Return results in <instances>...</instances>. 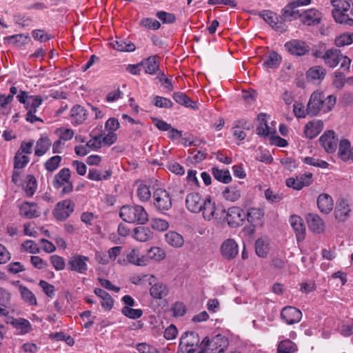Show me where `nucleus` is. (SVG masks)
I'll return each instance as SVG.
<instances>
[{
  "mask_svg": "<svg viewBox=\"0 0 353 353\" xmlns=\"http://www.w3.org/2000/svg\"><path fill=\"white\" fill-rule=\"evenodd\" d=\"M152 103L160 108H171L173 106L172 101L165 97L155 96L153 98Z\"/></svg>",
  "mask_w": 353,
  "mask_h": 353,
  "instance_id": "nucleus-51",
  "label": "nucleus"
},
{
  "mask_svg": "<svg viewBox=\"0 0 353 353\" xmlns=\"http://www.w3.org/2000/svg\"><path fill=\"white\" fill-rule=\"evenodd\" d=\"M89 261L88 256L75 254L68 260V270L81 274H85L88 269V262Z\"/></svg>",
  "mask_w": 353,
  "mask_h": 353,
  "instance_id": "nucleus-10",
  "label": "nucleus"
},
{
  "mask_svg": "<svg viewBox=\"0 0 353 353\" xmlns=\"http://www.w3.org/2000/svg\"><path fill=\"white\" fill-rule=\"evenodd\" d=\"M165 241L172 247L181 248L184 243L183 237L176 232L169 231L165 234Z\"/></svg>",
  "mask_w": 353,
  "mask_h": 353,
  "instance_id": "nucleus-33",
  "label": "nucleus"
},
{
  "mask_svg": "<svg viewBox=\"0 0 353 353\" xmlns=\"http://www.w3.org/2000/svg\"><path fill=\"white\" fill-rule=\"evenodd\" d=\"M62 157L59 155H55L48 159L44 163V168L50 172L55 171L60 165Z\"/></svg>",
  "mask_w": 353,
  "mask_h": 353,
  "instance_id": "nucleus-46",
  "label": "nucleus"
},
{
  "mask_svg": "<svg viewBox=\"0 0 353 353\" xmlns=\"http://www.w3.org/2000/svg\"><path fill=\"white\" fill-rule=\"evenodd\" d=\"M333 6L332 14L336 23H343L348 16L347 11L350 9L347 0H330Z\"/></svg>",
  "mask_w": 353,
  "mask_h": 353,
  "instance_id": "nucleus-9",
  "label": "nucleus"
},
{
  "mask_svg": "<svg viewBox=\"0 0 353 353\" xmlns=\"http://www.w3.org/2000/svg\"><path fill=\"white\" fill-rule=\"evenodd\" d=\"M173 99L179 104L192 110H197L198 105L195 101L192 100L185 93L176 92L172 94Z\"/></svg>",
  "mask_w": 353,
  "mask_h": 353,
  "instance_id": "nucleus-26",
  "label": "nucleus"
},
{
  "mask_svg": "<svg viewBox=\"0 0 353 353\" xmlns=\"http://www.w3.org/2000/svg\"><path fill=\"white\" fill-rule=\"evenodd\" d=\"M39 285L42 288L43 292L49 297L52 298L54 296V286L48 283L46 281L41 280Z\"/></svg>",
  "mask_w": 353,
  "mask_h": 353,
  "instance_id": "nucleus-64",
  "label": "nucleus"
},
{
  "mask_svg": "<svg viewBox=\"0 0 353 353\" xmlns=\"http://www.w3.org/2000/svg\"><path fill=\"white\" fill-rule=\"evenodd\" d=\"M303 162L314 167L327 168L328 167V163L323 160L315 159L310 157H307L303 159Z\"/></svg>",
  "mask_w": 353,
  "mask_h": 353,
  "instance_id": "nucleus-55",
  "label": "nucleus"
},
{
  "mask_svg": "<svg viewBox=\"0 0 353 353\" xmlns=\"http://www.w3.org/2000/svg\"><path fill=\"white\" fill-rule=\"evenodd\" d=\"M228 345V338L221 334H217L212 339L205 336L201 343L205 353H224Z\"/></svg>",
  "mask_w": 353,
  "mask_h": 353,
  "instance_id": "nucleus-4",
  "label": "nucleus"
},
{
  "mask_svg": "<svg viewBox=\"0 0 353 353\" xmlns=\"http://www.w3.org/2000/svg\"><path fill=\"white\" fill-rule=\"evenodd\" d=\"M23 249L32 254H38L40 252V248L38 245L32 240H26L22 244Z\"/></svg>",
  "mask_w": 353,
  "mask_h": 353,
  "instance_id": "nucleus-62",
  "label": "nucleus"
},
{
  "mask_svg": "<svg viewBox=\"0 0 353 353\" xmlns=\"http://www.w3.org/2000/svg\"><path fill=\"white\" fill-rule=\"evenodd\" d=\"M297 350L298 347L295 343L290 339H284L279 343L276 353H294Z\"/></svg>",
  "mask_w": 353,
  "mask_h": 353,
  "instance_id": "nucleus-39",
  "label": "nucleus"
},
{
  "mask_svg": "<svg viewBox=\"0 0 353 353\" xmlns=\"http://www.w3.org/2000/svg\"><path fill=\"white\" fill-rule=\"evenodd\" d=\"M269 251V240L268 237L263 236L256 239L255 242L256 254L261 258H265Z\"/></svg>",
  "mask_w": 353,
  "mask_h": 353,
  "instance_id": "nucleus-30",
  "label": "nucleus"
},
{
  "mask_svg": "<svg viewBox=\"0 0 353 353\" xmlns=\"http://www.w3.org/2000/svg\"><path fill=\"white\" fill-rule=\"evenodd\" d=\"M156 278L152 274L141 276L139 281H148L151 285L150 294L154 299H161L168 294L169 290L165 284L156 282Z\"/></svg>",
  "mask_w": 353,
  "mask_h": 353,
  "instance_id": "nucleus-6",
  "label": "nucleus"
},
{
  "mask_svg": "<svg viewBox=\"0 0 353 353\" xmlns=\"http://www.w3.org/2000/svg\"><path fill=\"white\" fill-rule=\"evenodd\" d=\"M270 26L274 30L280 32H284L286 31L287 28L285 23L281 17L277 15V19L273 20L272 23Z\"/></svg>",
  "mask_w": 353,
  "mask_h": 353,
  "instance_id": "nucleus-63",
  "label": "nucleus"
},
{
  "mask_svg": "<svg viewBox=\"0 0 353 353\" xmlns=\"http://www.w3.org/2000/svg\"><path fill=\"white\" fill-rule=\"evenodd\" d=\"M156 15L163 23H173L176 21V16L172 13L159 11Z\"/></svg>",
  "mask_w": 353,
  "mask_h": 353,
  "instance_id": "nucleus-57",
  "label": "nucleus"
},
{
  "mask_svg": "<svg viewBox=\"0 0 353 353\" xmlns=\"http://www.w3.org/2000/svg\"><path fill=\"white\" fill-rule=\"evenodd\" d=\"M281 319L289 325L299 323L302 318V312L292 306H286L281 312Z\"/></svg>",
  "mask_w": 353,
  "mask_h": 353,
  "instance_id": "nucleus-15",
  "label": "nucleus"
},
{
  "mask_svg": "<svg viewBox=\"0 0 353 353\" xmlns=\"http://www.w3.org/2000/svg\"><path fill=\"white\" fill-rule=\"evenodd\" d=\"M154 205L156 209L163 212L172 207V200L169 193L164 189H157L153 194Z\"/></svg>",
  "mask_w": 353,
  "mask_h": 353,
  "instance_id": "nucleus-8",
  "label": "nucleus"
},
{
  "mask_svg": "<svg viewBox=\"0 0 353 353\" xmlns=\"http://www.w3.org/2000/svg\"><path fill=\"white\" fill-rule=\"evenodd\" d=\"M298 8L294 2H291L288 3L283 10H282V17L283 18V21H292L293 19L300 18V14L299 10H296Z\"/></svg>",
  "mask_w": 353,
  "mask_h": 353,
  "instance_id": "nucleus-32",
  "label": "nucleus"
},
{
  "mask_svg": "<svg viewBox=\"0 0 353 353\" xmlns=\"http://www.w3.org/2000/svg\"><path fill=\"white\" fill-rule=\"evenodd\" d=\"M285 49L293 55L303 56L309 52L310 47L304 41L292 39L284 45Z\"/></svg>",
  "mask_w": 353,
  "mask_h": 353,
  "instance_id": "nucleus-14",
  "label": "nucleus"
},
{
  "mask_svg": "<svg viewBox=\"0 0 353 353\" xmlns=\"http://www.w3.org/2000/svg\"><path fill=\"white\" fill-rule=\"evenodd\" d=\"M19 290L23 301L30 306H37V301L35 295L27 287L20 285Z\"/></svg>",
  "mask_w": 353,
  "mask_h": 353,
  "instance_id": "nucleus-34",
  "label": "nucleus"
},
{
  "mask_svg": "<svg viewBox=\"0 0 353 353\" xmlns=\"http://www.w3.org/2000/svg\"><path fill=\"white\" fill-rule=\"evenodd\" d=\"M42 103V99L39 96H30L26 105L28 110L37 112V109Z\"/></svg>",
  "mask_w": 353,
  "mask_h": 353,
  "instance_id": "nucleus-52",
  "label": "nucleus"
},
{
  "mask_svg": "<svg viewBox=\"0 0 353 353\" xmlns=\"http://www.w3.org/2000/svg\"><path fill=\"white\" fill-rule=\"evenodd\" d=\"M165 257L164 250L159 247L151 248L148 252V258L157 261H160L164 259Z\"/></svg>",
  "mask_w": 353,
  "mask_h": 353,
  "instance_id": "nucleus-47",
  "label": "nucleus"
},
{
  "mask_svg": "<svg viewBox=\"0 0 353 353\" xmlns=\"http://www.w3.org/2000/svg\"><path fill=\"white\" fill-rule=\"evenodd\" d=\"M203 216L205 220H211L212 218L218 219L215 203L212 201L210 197H208L201 207Z\"/></svg>",
  "mask_w": 353,
  "mask_h": 353,
  "instance_id": "nucleus-29",
  "label": "nucleus"
},
{
  "mask_svg": "<svg viewBox=\"0 0 353 353\" xmlns=\"http://www.w3.org/2000/svg\"><path fill=\"white\" fill-rule=\"evenodd\" d=\"M345 81V75L342 72L336 70L334 72L332 85L336 88L341 89L344 86Z\"/></svg>",
  "mask_w": 353,
  "mask_h": 353,
  "instance_id": "nucleus-56",
  "label": "nucleus"
},
{
  "mask_svg": "<svg viewBox=\"0 0 353 353\" xmlns=\"http://www.w3.org/2000/svg\"><path fill=\"white\" fill-rule=\"evenodd\" d=\"M112 48L118 51L134 52L135 45L131 41L127 42L125 39H117L111 43Z\"/></svg>",
  "mask_w": 353,
  "mask_h": 353,
  "instance_id": "nucleus-40",
  "label": "nucleus"
},
{
  "mask_svg": "<svg viewBox=\"0 0 353 353\" xmlns=\"http://www.w3.org/2000/svg\"><path fill=\"white\" fill-rule=\"evenodd\" d=\"M141 65L145 68V73L150 74H154L159 70V64L157 62V57H150L148 59L141 62Z\"/></svg>",
  "mask_w": 353,
  "mask_h": 353,
  "instance_id": "nucleus-45",
  "label": "nucleus"
},
{
  "mask_svg": "<svg viewBox=\"0 0 353 353\" xmlns=\"http://www.w3.org/2000/svg\"><path fill=\"white\" fill-rule=\"evenodd\" d=\"M336 98L334 95L325 97L322 92H314L309 99L307 105V113L311 116H316L319 113H327L331 111L335 105Z\"/></svg>",
  "mask_w": 353,
  "mask_h": 353,
  "instance_id": "nucleus-1",
  "label": "nucleus"
},
{
  "mask_svg": "<svg viewBox=\"0 0 353 353\" xmlns=\"http://www.w3.org/2000/svg\"><path fill=\"white\" fill-rule=\"evenodd\" d=\"M353 42V33H344L336 37L334 43L337 47H343Z\"/></svg>",
  "mask_w": 353,
  "mask_h": 353,
  "instance_id": "nucleus-48",
  "label": "nucleus"
},
{
  "mask_svg": "<svg viewBox=\"0 0 353 353\" xmlns=\"http://www.w3.org/2000/svg\"><path fill=\"white\" fill-rule=\"evenodd\" d=\"M134 238L140 242H146L152 238V232L148 228L139 226L134 230Z\"/></svg>",
  "mask_w": 353,
  "mask_h": 353,
  "instance_id": "nucleus-36",
  "label": "nucleus"
},
{
  "mask_svg": "<svg viewBox=\"0 0 353 353\" xmlns=\"http://www.w3.org/2000/svg\"><path fill=\"white\" fill-rule=\"evenodd\" d=\"M323 62L330 68H336L341 62V69L348 72L350 70L351 59L347 56L343 55L340 50L332 48L325 50Z\"/></svg>",
  "mask_w": 353,
  "mask_h": 353,
  "instance_id": "nucleus-3",
  "label": "nucleus"
},
{
  "mask_svg": "<svg viewBox=\"0 0 353 353\" xmlns=\"http://www.w3.org/2000/svg\"><path fill=\"white\" fill-rule=\"evenodd\" d=\"M150 225L153 229L159 231L166 230L169 227L168 223L166 221L161 219H152Z\"/></svg>",
  "mask_w": 353,
  "mask_h": 353,
  "instance_id": "nucleus-58",
  "label": "nucleus"
},
{
  "mask_svg": "<svg viewBox=\"0 0 353 353\" xmlns=\"http://www.w3.org/2000/svg\"><path fill=\"white\" fill-rule=\"evenodd\" d=\"M74 204L70 199L59 202L54 210V216L58 221H65L74 211Z\"/></svg>",
  "mask_w": 353,
  "mask_h": 353,
  "instance_id": "nucleus-11",
  "label": "nucleus"
},
{
  "mask_svg": "<svg viewBox=\"0 0 353 353\" xmlns=\"http://www.w3.org/2000/svg\"><path fill=\"white\" fill-rule=\"evenodd\" d=\"M326 70L321 65L311 67L306 72V78L308 82L319 85L325 79Z\"/></svg>",
  "mask_w": 353,
  "mask_h": 353,
  "instance_id": "nucleus-18",
  "label": "nucleus"
},
{
  "mask_svg": "<svg viewBox=\"0 0 353 353\" xmlns=\"http://www.w3.org/2000/svg\"><path fill=\"white\" fill-rule=\"evenodd\" d=\"M137 196L141 201H148L151 197V192L148 185L141 183L137 190Z\"/></svg>",
  "mask_w": 353,
  "mask_h": 353,
  "instance_id": "nucleus-49",
  "label": "nucleus"
},
{
  "mask_svg": "<svg viewBox=\"0 0 353 353\" xmlns=\"http://www.w3.org/2000/svg\"><path fill=\"white\" fill-rule=\"evenodd\" d=\"M301 22L307 26H316L321 23V13L316 9L312 8L300 14Z\"/></svg>",
  "mask_w": 353,
  "mask_h": 353,
  "instance_id": "nucleus-19",
  "label": "nucleus"
},
{
  "mask_svg": "<svg viewBox=\"0 0 353 353\" xmlns=\"http://www.w3.org/2000/svg\"><path fill=\"white\" fill-rule=\"evenodd\" d=\"M11 325L21 334H25L31 330L30 323L27 319L23 318L12 319Z\"/></svg>",
  "mask_w": 353,
  "mask_h": 353,
  "instance_id": "nucleus-38",
  "label": "nucleus"
},
{
  "mask_svg": "<svg viewBox=\"0 0 353 353\" xmlns=\"http://www.w3.org/2000/svg\"><path fill=\"white\" fill-rule=\"evenodd\" d=\"M317 205L321 212L328 214L333 208L332 198L327 194H321L318 196Z\"/></svg>",
  "mask_w": 353,
  "mask_h": 353,
  "instance_id": "nucleus-27",
  "label": "nucleus"
},
{
  "mask_svg": "<svg viewBox=\"0 0 353 353\" xmlns=\"http://www.w3.org/2000/svg\"><path fill=\"white\" fill-rule=\"evenodd\" d=\"M351 149V143L347 139H343L341 140L338 151L339 158L344 161H348Z\"/></svg>",
  "mask_w": 353,
  "mask_h": 353,
  "instance_id": "nucleus-41",
  "label": "nucleus"
},
{
  "mask_svg": "<svg viewBox=\"0 0 353 353\" xmlns=\"http://www.w3.org/2000/svg\"><path fill=\"white\" fill-rule=\"evenodd\" d=\"M206 198H203L197 192L190 193L185 199V205L187 209L193 213H199L202 210L201 207L206 201Z\"/></svg>",
  "mask_w": 353,
  "mask_h": 353,
  "instance_id": "nucleus-13",
  "label": "nucleus"
},
{
  "mask_svg": "<svg viewBox=\"0 0 353 353\" xmlns=\"http://www.w3.org/2000/svg\"><path fill=\"white\" fill-rule=\"evenodd\" d=\"M323 129V123L321 120L314 119L309 121L304 127L305 136L310 139L317 137Z\"/></svg>",
  "mask_w": 353,
  "mask_h": 353,
  "instance_id": "nucleus-22",
  "label": "nucleus"
},
{
  "mask_svg": "<svg viewBox=\"0 0 353 353\" xmlns=\"http://www.w3.org/2000/svg\"><path fill=\"white\" fill-rule=\"evenodd\" d=\"M264 194L265 199L272 203L279 202L283 199L282 194L275 192L270 188L267 189Z\"/></svg>",
  "mask_w": 353,
  "mask_h": 353,
  "instance_id": "nucleus-60",
  "label": "nucleus"
},
{
  "mask_svg": "<svg viewBox=\"0 0 353 353\" xmlns=\"http://www.w3.org/2000/svg\"><path fill=\"white\" fill-rule=\"evenodd\" d=\"M29 39L28 35L23 34H14L3 38L4 43L6 44L16 45L17 46L25 45Z\"/></svg>",
  "mask_w": 353,
  "mask_h": 353,
  "instance_id": "nucleus-42",
  "label": "nucleus"
},
{
  "mask_svg": "<svg viewBox=\"0 0 353 353\" xmlns=\"http://www.w3.org/2000/svg\"><path fill=\"white\" fill-rule=\"evenodd\" d=\"M212 173L215 179L223 183L228 184L232 181V176L228 170H223L218 168H213Z\"/></svg>",
  "mask_w": 353,
  "mask_h": 353,
  "instance_id": "nucleus-43",
  "label": "nucleus"
},
{
  "mask_svg": "<svg viewBox=\"0 0 353 353\" xmlns=\"http://www.w3.org/2000/svg\"><path fill=\"white\" fill-rule=\"evenodd\" d=\"M263 216V211L257 208H250L245 213L247 221L254 227L261 224Z\"/></svg>",
  "mask_w": 353,
  "mask_h": 353,
  "instance_id": "nucleus-28",
  "label": "nucleus"
},
{
  "mask_svg": "<svg viewBox=\"0 0 353 353\" xmlns=\"http://www.w3.org/2000/svg\"><path fill=\"white\" fill-rule=\"evenodd\" d=\"M29 161L30 159L27 155L17 152L14 158V170L23 168L26 166Z\"/></svg>",
  "mask_w": 353,
  "mask_h": 353,
  "instance_id": "nucleus-50",
  "label": "nucleus"
},
{
  "mask_svg": "<svg viewBox=\"0 0 353 353\" xmlns=\"http://www.w3.org/2000/svg\"><path fill=\"white\" fill-rule=\"evenodd\" d=\"M141 25L148 29L158 30L161 23L159 21L152 18H145L141 21Z\"/></svg>",
  "mask_w": 353,
  "mask_h": 353,
  "instance_id": "nucleus-61",
  "label": "nucleus"
},
{
  "mask_svg": "<svg viewBox=\"0 0 353 353\" xmlns=\"http://www.w3.org/2000/svg\"><path fill=\"white\" fill-rule=\"evenodd\" d=\"M289 221L296 234L297 241H303L305 236V227L302 218L298 215H292Z\"/></svg>",
  "mask_w": 353,
  "mask_h": 353,
  "instance_id": "nucleus-21",
  "label": "nucleus"
},
{
  "mask_svg": "<svg viewBox=\"0 0 353 353\" xmlns=\"http://www.w3.org/2000/svg\"><path fill=\"white\" fill-rule=\"evenodd\" d=\"M319 141L328 153L334 152L337 148L338 139L335 137V133L333 130H328L324 132L321 136Z\"/></svg>",
  "mask_w": 353,
  "mask_h": 353,
  "instance_id": "nucleus-16",
  "label": "nucleus"
},
{
  "mask_svg": "<svg viewBox=\"0 0 353 353\" xmlns=\"http://www.w3.org/2000/svg\"><path fill=\"white\" fill-rule=\"evenodd\" d=\"M245 219V213L239 207L233 206L228 208L226 212L225 219L228 224L231 227L239 225Z\"/></svg>",
  "mask_w": 353,
  "mask_h": 353,
  "instance_id": "nucleus-12",
  "label": "nucleus"
},
{
  "mask_svg": "<svg viewBox=\"0 0 353 353\" xmlns=\"http://www.w3.org/2000/svg\"><path fill=\"white\" fill-rule=\"evenodd\" d=\"M221 252L226 259H234L239 253L238 245L234 240L228 239L222 243Z\"/></svg>",
  "mask_w": 353,
  "mask_h": 353,
  "instance_id": "nucleus-20",
  "label": "nucleus"
},
{
  "mask_svg": "<svg viewBox=\"0 0 353 353\" xmlns=\"http://www.w3.org/2000/svg\"><path fill=\"white\" fill-rule=\"evenodd\" d=\"M310 230L315 233H321L325 230V224L322 219L316 214H308L306 216Z\"/></svg>",
  "mask_w": 353,
  "mask_h": 353,
  "instance_id": "nucleus-25",
  "label": "nucleus"
},
{
  "mask_svg": "<svg viewBox=\"0 0 353 353\" xmlns=\"http://www.w3.org/2000/svg\"><path fill=\"white\" fill-rule=\"evenodd\" d=\"M120 217L125 222L143 225L148 221V214L141 205H123L119 212Z\"/></svg>",
  "mask_w": 353,
  "mask_h": 353,
  "instance_id": "nucleus-2",
  "label": "nucleus"
},
{
  "mask_svg": "<svg viewBox=\"0 0 353 353\" xmlns=\"http://www.w3.org/2000/svg\"><path fill=\"white\" fill-rule=\"evenodd\" d=\"M71 121L73 125L82 124L88 118L86 110L80 105H75L70 110Z\"/></svg>",
  "mask_w": 353,
  "mask_h": 353,
  "instance_id": "nucleus-24",
  "label": "nucleus"
},
{
  "mask_svg": "<svg viewBox=\"0 0 353 353\" xmlns=\"http://www.w3.org/2000/svg\"><path fill=\"white\" fill-rule=\"evenodd\" d=\"M350 212L351 210L346 199H340L337 201L334 210V216L336 220L340 222L346 221L350 216Z\"/></svg>",
  "mask_w": 353,
  "mask_h": 353,
  "instance_id": "nucleus-17",
  "label": "nucleus"
},
{
  "mask_svg": "<svg viewBox=\"0 0 353 353\" xmlns=\"http://www.w3.org/2000/svg\"><path fill=\"white\" fill-rule=\"evenodd\" d=\"M199 334L195 332H186L180 339L179 347L184 349L187 353L195 352L201 347Z\"/></svg>",
  "mask_w": 353,
  "mask_h": 353,
  "instance_id": "nucleus-7",
  "label": "nucleus"
},
{
  "mask_svg": "<svg viewBox=\"0 0 353 353\" xmlns=\"http://www.w3.org/2000/svg\"><path fill=\"white\" fill-rule=\"evenodd\" d=\"M281 57L275 51L270 52L266 60L263 63V66L266 69H274L279 67L281 63Z\"/></svg>",
  "mask_w": 353,
  "mask_h": 353,
  "instance_id": "nucleus-35",
  "label": "nucleus"
},
{
  "mask_svg": "<svg viewBox=\"0 0 353 353\" xmlns=\"http://www.w3.org/2000/svg\"><path fill=\"white\" fill-rule=\"evenodd\" d=\"M70 169L67 168H62L57 174H55L52 181V185L56 189L63 187L61 193L63 194H69L73 190V185L70 181Z\"/></svg>",
  "mask_w": 353,
  "mask_h": 353,
  "instance_id": "nucleus-5",
  "label": "nucleus"
},
{
  "mask_svg": "<svg viewBox=\"0 0 353 353\" xmlns=\"http://www.w3.org/2000/svg\"><path fill=\"white\" fill-rule=\"evenodd\" d=\"M51 141L46 137H42L36 143L34 154L38 157L45 154L51 146Z\"/></svg>",
  "mask_w": 353,
  "mask_h": 353,
  "instance_id": "nucleus-37",
  "label": "nucleus"
},
{
  "mask_svg": "<svg viewBox=\"0 0 353 353\" xmlns=\"http://www.w3.org/2000/svg\"><path fill=\"white\" fill-rule=\"evenodd\" d=\"M121 312L123 315L132 319H139L143 314L141 309H133L128 306L123 307Z\"/></svg>",
  "mask_w": 353,
  "mask_h": 353,
  "instance_id": "nucleus-53",
  "label": "nucleus"
},
{
  "mask_svg": "<svg viewBox=\"0 0 353 353\" xmlns=\"http://www.w3.org/2000/svg\"><path fill=\"white\" fill-rule=\"evenodd\" d=\"M50 262L56 270H62L65 267L63 258L58 255L51 256Z\"/></svg>",
  "mask_w": 353,
  "mask_h": 353,
  "instance_id": "nucleus-59",
  "label": "nucleus"
},
{
  "mask_svg": "<svg viewBox=\"0 0 353 353\" xmlns=\"http://www.w3.org/2000/svg\"><path fill=\"white\" fill-rule=\"evenodd\" d=\"M20 214L26 219L39 217L41 212L38 210L37 205L34 203L23 202L19 208Z\"/></svg>",
  "mask_w": 353,
  "mask_h": 353,
  "instance_id": "nucleus-23",
  "label": "nucleus"
},
{
  "mask_svg": "<svg viewBox=\"0 0 353 353\" xmlns=\"http://www.w3.org/2000/svg\"><path fill=\"white\" fill-rule=\"evenodd\" d=\"M127 261L128 263L136 265H146L148 260L144 256H140L139 250L136 248L132 249L127 254Z\"/></svg>",
  "mask_w": 353,
  "mask_h": 353,
  "instance_id": "nucleus-31",
  "label": "nucleus"
},
{
  "mask_svg": "<svg viewBox=\"0 0 353 353\" xmlns=\"http://www.w3.org/2000/svg\"><path fill=\"white\" fill-rule=\"evenodd\" d=\"M223 195L226 200L234 202L240 199L241 192L236 186L230 185L225 188Z\"/></svg>",
  "mask_w": 353,
  "mask_h": 353,
  "instance_id": "nucleus-44",
  "label": "nucleus"
},
{
  "mask_svg": "<svg viewBox=\"0 0 353 353\" xmlns=\"http://www.w3.org/2000/svg\"><path fill=\"white\" fill-rule=\"evenodd\" d=\"M112 172L105 171V175H101V172L95 169H90L88 172V178L93 181H101L108 179L111 176Z\"/></svg>",
  "mask_w": 353,
  "mask_h": 353,
  "instance_id": "nucleus-54",
  "label": "nucleus"
}]
</instances>
